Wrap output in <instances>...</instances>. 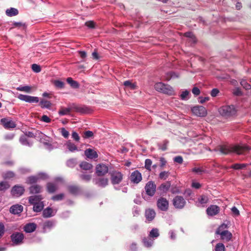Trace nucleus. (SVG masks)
I'll return each instance as SVG.
<instances>
[{"label":"nucleus","instance_id":"obj_1","mask_svg":"<svg viewBox=\"0 0 251 251\" xmlns=\"http://www.w3.org/2000/svg\"><path fill=\"white\" fill-rule=\"evenodd\" d=\"M251 149L246 145H221L220 146L217 150L224 154H227L230 153H236L238 154H242L248 152Z\"/></svg>","mask_w":251,"mask_h":251},{"label":"nucleus","instance_id":"obj_2","mask_svg":"<svg viewBox=\"0 0 251 251\" xmlns=\"http://www.w3.org/2000/svg\"><path fill=\"white\" fill-rule=\"evenodd\" d=\"M154 88L157 91L169 96L175 95L173 88L170 85L163 82L156 83L154 85Z\"/></svg>","mask_w":251,"mask_h":251},{"label":"nucleus","instance_id":"obj_3","mask_svg":"<svg viewBox=\"0 0 251 251\" xmlns=\"http://www.w3.org/2000/svg\"><path fill=\"white\" fill-rule=\"evenodd\" d=\"M219 112L223 116L228 117L236 114V110L233 105H225L221 107Z\"/></svg>","mask_w":251,"mask_h":251},{"label":"nucleus","instance_id":"obj_4","mask_svg":"<svg viewBox=\"0 0 251 251\" xmlns=\"http://www.w3.org/2000/svg\"><path fill=\"white\" fill-rule=\"evenodd\" d=\"M10 238L13 245H19L23 243L24 235L21 232H15L11 235Z\"/></svg>","mask_w":251,"mask_h":251},{"label":"nucleus","instance_id":"obj_5","mask_svg":"<svg viewBox=\"0 0 251 251\" xmlns=\"http://www.w3.org/2000/svg\"><path fill=\"white\" fill-rule=\"evenodd\" d=\"M173 204L175 208L182 209L186 204V201L182 196H176L173 200Z\"/></svg>","mask_w":251,"mask_h":251},{"label":"nucleus","instance_id":"obj_6","mask_svg":"<svg viewBox=\"0 0 251 251\" xmlns=\"http://www.w3.org/2000/svg\"><path fill=\"white\" fill-rule=\"evenodd\" d=\"M146 194L149 196H153L156 191V186L152 181H149L145 187Z\"/></svg>","mask_w":251,"mask_h":251},{"label":"nucleus","instance_id":"obj_7","mask_svg":"<svg viewBox=\"0 0 251 251\" xmlns=\"http://www.w3.org/2000/svg\"><path fill=\"white\" fill-rule=\"evenodd\" d=\"M129 179L132 183L138 184L142 180V174L138 170H135L131 173Z\"/></svg>","mask_w":251,"mask_h":251},{"label":"nucleus","instance_id":"obj_8","mask_svg":"<svg viewBox=\"0 0 251 251\" xmlns=\"http://www.w3.org/2000/svg\"><path fill=\"white\" fill-rule=\"evenodd\" d=\"M192 111L194 114L199 117H204L207 114L205 108L202 106H196L192 108Z\"/></svg>","mask_w":251,"mask_h":251},{"label":"nucleus","instance_id":"obj_9","mask_svg":"<svg viewBox=\"0 0 251 251\" xmlns=\"http://www.w3.org/2000/svg\"><path fill=\"white\" fill-rule=\"evenodd\" d=\"M157 206L160 210L166 211L168 209L169 202L166 199L161 197L157 200Z\"/></svg>","mask_w":251,"mask_h":251},{"label":"nucleus","instance_id":"obj_10","mask_svg":"<svg viewBox=\"0 0 251 251\" xmlns=\"http://www.w3.org/2000/svg\"><path fill=\"white\" fill-rule=\"evenodd\" d=\"M108 167L103 164H99L96 167V174L99 176H103L108 173Z\"/></svg>","mask_w":251,"mask_h":251},{"label":"nucleus","instance_id":"obj_11","mask_svg":"<svg viewBox=\"0 0 251 251\" xmlns=\"http://www.w3.org/2000/svg\"><path fill=\"white\" fill-rule=\"evenodd\" d=\"M123 179V175L121 172H115L111 174V181L113 184L120 183Z\"/></svg>","mask_w":251,"mask_h":251},{"label":"nucleus","instance_id":"obj_12","mask_svg":"<svg viewBox=\"0 0 251 251\" xmlns=\"http://www.w3.org/2000/svg\"><path fill=\"white\" fill-rule=\"evenodd\" d=\"M0 123L6 129L14 128L16 127V124L12 120L4 118L0 120Z\"/></svg>","mask_w":251,"mask_h":251},{"label":"nucleus","instance_id":"obj_13","mask_svg":"<svg viewBox=\"0 0 251 251\" xmlns=\"http://www.w3.org/2000/svg\"><path fill=\"white\" fill-rule=\"evenodd\" d=\"M25 192V188L20 185H15L13 187L11 193L13 196L19 197L22 196Z\"/></svg>","mask_w":251,"mask_h":251},{"label":"nucleus","instance_id":"obj_14","mask_svg":"<svg viewBox=\"0 0 251 251\" xmlns=\"http://www.w3.org/2000/svg\"><path fill=\"white\" fill-rule=\"evenodd\" d=\"M220 211L219 206L216 205H210L206 209V214L210 216H214L217 215Z\"/></svg>","mask_w":251,"mask_h":251},{"label":"nucleus","instance_id":"obj_15","mask_svg":"<svg viewBox=\"0 0 251 251\" xmlns=\"http://www.w3.org/2000/svg\"><path fill=\"white\" fill-rule=\"evenodd\" d=\"M93 182L98 186L103 188L107 185L108 179L105 177L95 178L93 179Z\"/></svg>","mask_w":251,"mask_h":251},{"label":"nucleus","instance_id":"obj_16","mask_svg":"<svg viewBox=\"0 0 251 251\" xmlns=\"http://www.w3.org/2000/svg\"><path fill=\"white\" fill-rule=\"evenodd\" d=\"M145 215L146 220L150 223L154 219L156 213L153 209L149 208L145 210Z\"/></svg>","mask_w":251,"mask_h":251},{"label":"nucleus","instance_id":"obj_17","mask_svg":"<svg viewBox=\"0 0 251 251\" xmlns=\"http://www.w3.org/2000/svg\"><path fill=\"white\" fill-rule=\"evenodd\" d=\"M23 210V206L20 204H15L11 206L10 208L9 211L11 213L14 215H18L20 214Z\"/></svg>","mask_w":251,"mask_h":251},{"label":"nucleus","instance_id":"obj_18","mask_svg":"<svg viewBox=\"0 0 251 251\" xmlns=\"http://www.w3.org/2000/svg\"><path fill=\"white\" fill-rule=\"evenodd\" d=\"M74 108L75 111L84 114L90 113L92 111L91 109L86 106H75Z\"/></svg>","mask_w":251,"mask_h":251},{"label":"nucleus","instance_id":"obj_19","mask_svg":"<svg viewBox=\"0 0 251 251\" xmlns=\"http://www.w3.org/2000/svg\"><path fill=\"white\" fill-rule=\"evenodd\" d=\"M209 201V198L207 196L201 195L198 199V205L204 207Z\"/></svg>","mask_w":251,"mask_h":251},{"label":"nucleus","instance_id":"obj_20","mask_svg":"<svg viewBox=\"0 0 251 251\" xmlns=\"http://www.w3.org/2000/svg\"><path fill=\"white\" fill-rule=\"evenodd\" d=\"M43 199L41 195H34L28 198V201L30 204L34 205L41 201Z\"/></svg>","mask_w":251,"mask_h":251},{"label":"nucleus","instance_id":"obj_21","mask_svg":"<svg viewBox=\"0 0 251 251\" xmlns=\"http://www.w3.org/2000/svg\"><path fill=\"white\" fill-rule=\"evenodd\" d=\"M85 155L90 159H95L98 157L96 151L91 149H88L85 151Z\"/></svg>","mask_w":251,"mask_h":251},{"label":"nucleus","instance_id":"obj_22","mask_svg":"<svg viewBox=\"0 0 251 251\" xmlns=\"http://www.w3.org/2000/svg\"><path fill=\"white\" fill-rule=\"evenodd\" d=\"M225 222H225L218 227L215 232L216 234H219L221 233L222 232L228 231L227 229L228 228V225H229L230 222L229 221H226V223Z\"/></svg>","mask_w":251,"mask_h":251},{"label":"nucleus","instance_id":"obj_23","mask_svg":"<svg viewBox=\"0 0 251 251\" xmlns=\"http://www.w3.org/2000/svg\"><path fill=\"white\" fill-rule=\"evenodd\" d=\"M19 142L22 145L28 146L29 147H31L33 144V143L29 140L26 136L24 135L20 136Z\"/></svg>","mask_w":251,"mask_h":251},{"label":"nucleus","instance_id":"obj_24","mask_svg":"<svg viewBox=\"0 0 251 251\" xmlns=\"http://www.w3.org/2000/svg\"><path fill=\"white\" fill-rule=\"evenodd\" d=\"M42 187L38 184L32 185L29 188L30 194H39L42 192Z\"/></svg>","mask_w":251,"mask_h":251},{"label":"nucleus","instance_id":"obj_25","mask_svg":"<svg viewBox=\"0 0 251 251\" xmlns=\"http://www.w3.org/2000/svg\"><path fill=\"white\" fill-rule=\"evenodd\" d=\"M36 225L34 223H28L25 226L24 229L26 233H31L36 229Z\"/></svg>","mask_w":251,"mask_h":251},{"label":"nucleus","instance_id":"obj_26","mask_svg":"<svg viewBox=\"0 0 251 251\" xmlns=\"http://www.w3.org/2000/svg\"><path fill=\"white\" fill-rule=\"evenodd\" d=\"M219 235H220L221 240L226 242L230 241L232 238V234L228 231L222 232Z\"/></svg>","mask_w":251,"mask_h":251},{"label":"nucleus","instance_id":"obj_27","mask_svg":"<svg viewBox=\"0 0 251 251\" xmlns=\"http://www.w3.org/2000/svg\"><path fill=\"white\" fill-rule=\"evenodd\" d=\"M47 191L50 193H53L58 190V186L56 184L52 182H49L47 185Z\"/></svg>","mask_w":251,"mask_h":251},{"label":"nucleus","instance_id":"obj_28","mask_svg":"<svg viewBox=\"0 0 251 251\" xmlns=\"http://www.w3.org/2000/svg\"><path fill=\"white\" fill-rule=\"evenodd\" d=\"M56 212H53L52 208L48 207L43 211V216L45 218H50L54 215Z\"/></svg>","mask_w":251,"mask_h":251},{"label":"nucleus","instance_id":"obj_29","mask_svg":"<svg viewBox=\"0 0 251 251\" xmlns=\"http://www.w3.org/2000/svg\"><path fill=\"white\" fill-rule=\"evenodd\" d=\"M79 167L82 170L91 171L92 169L93 166L91 163L86 161H83L79 164Z\"/></svg>","mask_w":251,"mask_h":251},{"label":"nucleus","instance_id":"obj_30","mask_svg":"<svg viewBox=\"0 0 251 251\" xmlns=\"http://www.w3.org/2000/svg\"><path fill=\"white\" fill-rule=\"evenodd\" d=\"M6 14L9 17H13L16 16L18 14L19 12L17 9L11 7L6 10Z\"/></svg>","mask_w":251,"mask_h":251},{"label":"nucleus","instance_id":"obj_31","mask_svg":"<svg viewBox=\"0 0 251 251\" xmlns=\"http://www.w3.org/2000/svg\"><path fill=\"white\" fill-rule=\"evenodd\" d=\"M39 105L42 108L50 109L51 105V103L47 100L42 99L40 101Z\"/></svg>","mask_w":251,"mask_h":251},{"label":"nucleus","instance_id":"obj_32","mask_svg":"<svg viewBox=\"0 0 251 251\" xmlns=\"http://www.w3.org/2000/svg\"><path fill=\"white\" fill-rule=\"evenodd\" d=\"M142 242L145 247L149 248L152 245L153 239H152L149 236L148 237L144 238L142 240Z\"/></svg>","mask_w":251,"mask_h":251},{"label":"nucleus","instance_id":"obj_33","mask_svg":"<svg viewBox=\"0 0 251 251\" xmlns=\"http://www.w3.org/2000/svg\"><path fill=\"white\" fill-rule=\"evenodd\" d=\"M33 205V211L36 212H41L43 209L44 206V203L42 201Z\"/></svg>","mask_w":251,"mask_h":251},{"label":"nucleus","instance_id":"obj_34","mask_svg":"<svg viewBox=\"0 0 251 251\" xmlns=\"http://www.w3.org/2000/svg\"><path fill=\"white\" fill-rule=\"evenodd\" d=\"M171 186V183L168 181L166 183L162 184L159 187V190L163 193H166Z\"/></svg>","mask_w":251,"mask_h":251},{"label":"nucleus","instance_id":"obj_35","mask_svg":"<svg viewBox=\"0 0 251 251\" xmlns=\"http://www.w3.org/2000/svg\"><path fill=\"white\" fill-rule=\"evenodd\" d=\"M66 145L67 149L71 152L78 151L76 146L70 141H67Z\"/></svg>","mask_w":251,"mask_h":251},{"label":"nucleus","instance_id":"obj_36","mask_svg":"<svg viewBox=\"0 0 251 251\" xmlns=\"http://www.w3.org/2000/svg\"><path fill=\"white\" fill-rule=\"evenodd\" d=\"M68 190L70 193L73 195H77L80 192L79 188L78 186L75 185L69 186Z\"/></svg>","mask_w":251,"mask_h":251},{"label":"nucleus","instance_id":"obj_37","mask_svg":"<svg viewBox=\"0 0 251 251\" xmlns=\"http://www.w3.org/2000/svg\"><path fill=\"white\" fill-rule=\"evenodd\" d=\"M67 82L71 85L73 88H78L79 87V83L73 79L72 77H68L67 78Z\"/></svg>","mask_w":251,"mask_h":251},{"label":"nucleus","instance_id":"obj_38","mask_svg":"<svg viewBox=\"0 0 251 251\" xmlns=\"http://www.w3.org/2000/svg\"><path fill=\"white\" fill-rule=\"evenodd\" d=\"M71 111V108L70 107H62L60 108V109L58 111V114L60 116H64L70 114Z\"/></svg>","mask_w":251,"mask_h":251},{"label":"nucleus","instance_id":"obj_39","mask_svg":"<svg viewBox=\"0 0 251 251\" xmlns=\"http://www.w3.org/2000/svg\"><path fill=\"white\" fill-rule=\"evenodd\" d=\"M39 180L37 176H32L28 177L26 179V183L29 184H33L36 183Z\"/></svg>","mask_w":251,"mask_h":251},{"label":"nucleus","instance_id":"obj_40","mask_svg":"<svg viewBox=\"0 0 251 251\" xmlns=\"http://www.w3.org/2000/svg\"><path fill=\"white\" fill-rule=\"evenodd\" d=\"M159 236V230L156 228H152L150 232L149 236L151 238H156Z\"/></svg>","mask_w":251,"mask_h":251},{"label":"nucleus","instance_id":"obj_41","mask_svg":"<svg viewBox=\"0 0 251 251\" xmlns=\"http://www.w3.org/2000/svg\"><path fill=\"white\" fill-rule=\"evenodd\" d=\"M16 89L20 91H23L26 93H29L31 92V87L29 86H20L18 87Z\"/></svg>","mask_w":251,"mask_h":251},{"label":"nucleus","instance_id":"obj_42","mask_svg":"<svg viewBox=\"0 0 251 251\" xmlns=\"http://www.w3.org/2000/svg\"><path fill=\"white\" fill-rule=\"evenodd\" d=\"M184 35L186 37L190 38V41L192 43L195 44L196 43V39L194 34L191 32H187L184 33Z\"/></svg>","mask_w":251,"mask_h":251},{"label":"nucleus","instance_id":"obj_43","mask_svg":"<svg viewBox=\"0 0 251 251\" xmlns=\"http://www.w3.org/2000/svg\"><path fill=\"white\" fill-rule=\"evenodd\" d=\"M170 172L169 171H162L159 174V178L162 180H166L170 176Z\"/></svg>","mask_w":251,"mask_h":251},{"label":"nucleus","instance_id":"obj_44","mask_svg":"<svg viewBox=\"0 0 251 251\" xmlns=\"http://www.w3.org/2000/svg\"><path fill=\"white\" fill-rule=\"evenodd\" d=\"M248 165V164L236 163V164L232 165L231 166V168L234 170H239V169H242L246 167Z\"/></svg>","mask_w":251,"mask_h":251},{"label":"nucleus","instance_id":"obj_45","mask_svg":"<svg viewBox=\"0 0 251 251\" xmlns=\"http://www.w3.org/2000/svg\"><path fill=\"white\" fill-rule=\"evenodd\" d=\"M10 187V185L7 182L1 181L0 182V191H5Z\"/></svg>","mask_w":251,"mask_h":251},{"label":"nucleus","instance_id":"obj_46","mask_svg":"<svg viewBox=\"0 0 251 251\" xmlns=\"http://www.w3.org/2000/svg\"><path fill=\"white\" fill-rule=\"evenodd\" d=\"M124 85L126 87L130 88L131 90H134L136 88L135 83H132L130 80H126L124 82Z\"/></svg>","mask_w":251,"mask_h":251},{"label":"nucleus","instance_id":"obj_47","mask_svg":"<svg viewBox=\"0 0 251 251\" xmlns=\"http://www.w3.org/2000/svg\"><path fill=\"white\" fill-rule=\"evenodd\" d=\"M64 198V194L63 193H60L53 196L51 198V200L53 201H60L63 200Z\"/></svg>","mask_w":251,"mask_h":251},{"label":"nucleus","instance_id":"obj_48","mask_svg":"<svg viewBox=\"0 0 251 251\" xmlns=\"http://www.w3.org/2000/svg\"><path fill=\"white\" fill-rule=\"evenodd\" d=\"M30 96L23 95V94H19L18 96V98L26 102H29Z\"/></svg>","mask_w":251,"mask_h":251},{"label":"nucleus","instance_id":"obj_49","mask_svg":"<svg viewBox=\"0 0 251 251\" xmlns=\"http://www.w3.org/2000/svg\"><path fill=\"white\" fill-rule=\"evenodd\" d=\"M190 92L189 91L186 90L183 91L180 94V97L182 100H187L189 99Z\"/></svg>","mask_w":251,"mask_h":251},{"label":"nucleus","instance_id":"obj_50","mask_svg":"<svg viewBox=\"0 0 251 251\" xmlns=\"http://www.w3.org/2000/svg\"><path fill=\"white\" fill-rule=\"evenodd\" d=\"M76 159L72 158L67 161V165L69 167L74 168L76 165Z\"/></svg>","mask_w":251,"mask_h":251},{"label":"nucleus","instance_id":"obj_51","mask_svg":"<svg viewBox=\"0 0 251 251\" xmlns=\"http://www.w3.org/2000/svg\"><path fill=\"white\" fill-rule=\"evenodd\" d=\"M214 251H225V245L221 243H219L216 244Z\"/></svg>","mask_w":251,"mask_h":251},{"label":"nucleus","instance_id":"obj_52","mask_svg":"<svg viewBox=\"0 0 251 251\" xmlns=\"http://www.w3.org/2000/svg\"><path fill=\"white\" fill-rule=\"evenodd\" d=\"M152 161L150 159H146L145 161V168L148 171H151Z\"/></svg>","mask_w":251,"mask_h":251},{"label":"nucleus","instance_id":"obj_53","mask_svg":"<svg viewBox=\"0 0 251 251\" xmlns=\"http://www.w3.org/2000/svg\"><path fill=\"white\" fill-rule=\"evenodd\" d=\"M241 85L247 90L251 89V85L246 80H242L240 82Z\"/></svg>","mask_w":251,"mask_h":251},{"label":"nucleus","instance_id":"obj_54","mask_svg":"<svg viewBox=\"0 0 251 251\" xmlns=\"http://www.w3.org/2000/svg\"><path fill=\"white\" fill-rule=\"evenodd\" d=\"M53 84L57 88L61 89L64 87V83L59 80H54Z\"/></svg>","mask_w":251,"mask_h":251},{"label":"nucleus","instance_id":"obj_55","mask_svg":"<svg viewBox=\"0 0 251 251\" xmlns=\"http://www.w3.org/2000/svg\"><path fill=\"white\" fill-rule=\"evenodd\" d=\"M167 77L166 79L169 80L171 78H176L178 77V75L174 72H170L167 74Z\"/></svg>","mask_w":251,"mask_h":251},{"label":"nucleus","instance_id":"obj_56","mask_svg":"<svg viewBox=\"0 0 251 251\" xmlns=\"http://www.w3.org/2000/svg\"><path fill=\"white\" fill-rule=\"evenodd\" d=\"M79 177L82 180L86 182H89L91 179V176L89 174H81Z\"/></svg>","mask_w":251,"mask_h":251},{"label":"nucleus","instance_id":"obj_57","mask_svg":"<svg viewBox=\"0 0 251 251\" xmlns=\"http://www.w3.org/2000/svg\"><path fill=\"white\" fill-rule=\"evenodd\" d=\"M54 226V223L50 221H48L45 222L44 224V229H50Z\"/></svg>","mask_w":251,"mask_h":251},{"label":"nucleus","instance_id":"obj_58","mask_svg":"<svg viewBox=\"0 0 251 251\" xmlns=\"http://www.w3.org/2000/svg\"><path fill=\"white\" fill-rule=\"evenodd\" d=\"M31 68L35 73H39L41 71L40 66L36 64H32Z\"/></svg>","mask_w":251,"mask_h":251},{"label":"nucleus","instance_id":"obj_59","mask_svg":"<svg viewBox=\"0 0 251 251\" xmlns=\"http://www.w3.org/2000/svg\"><path fill=\"white\" fill-rule=\"evenodd\" d=\"M140 208L138 206H134L132 209V214H133V216H134V217L138 216L140 214Z\"/></svg>","mask_w":251,"mask_h":251},{"label":"nucleus","instance_id":"obj_60","mask_svg":"<svg viewBox=\"0 0 251 251\" xmlns=\"http://www.w3.org/2000/svg\"><path fill=\"white\" fill-rule=\"evenodd\" d=\"M60 132L61 135L65 138H68L69 135V132L64 128L62 127L60 128Z\"/></svg>","mask_w":251,"mask_h":251},{"label":"nucleus","instance_id":"obj_61","mask_svg":"<svg viewBox=\"0 0 251 251\" xmlns=\"http://www.w3.org/2000/svg\"><path fill=\"white\" fill-rule=\"evenodd\" d=\"M169 144V141L167 140H165L163 141V143L161 145L159 146V148L161 150L164 151H166L167 149V146Z\"/></svg>","mask_w":251,"mask_h":251},{"label":"nucleus","instance_id":"obj_62","mask_svg":"<svg viewBox=\"0 0 251 251\" xmlns=\"http://www.w3.org/2000/svg\"><path fill=\"white\" fill-rule=\"evenodd\" d=\"M15 176V174L12 171L6 172L4 175L5 178H11Z\"/></svg>","mask_w":251,"mask_h":251},{"label":"nucleus","instance_id":"obj_63","mask_svg":"<svg viewBox=\"0 0 251 251\" xmlns=\"http://www.w3.org/2000/svg\"><path fill=\"white\" fill-rule=\"evenodd\" d=\"M37 134H34L31 131H25L24 133V135L26 136V137H30V138H35Z\"/></svg>","mask_w":251,"mask_h":251},{"label":"nucleus","instance_id":"obj_64","mask_svg":"<svg viewBox=\"0 0 251 251\" xmlns=\"http://www.w3.org/2000/svg\"><path fill=\"white\" fill-rule=\"evenodd\" d=\"M15 137V134L14 133H8L6 134L4 136V139L5 140H12L14 137Z\"/></svg>","mask_w":251,"mask_h":251}]
</instances>
